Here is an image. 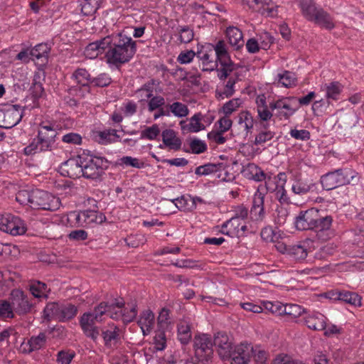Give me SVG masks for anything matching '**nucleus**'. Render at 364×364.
<instances>
[{
    "mask_svg": "<svg viewBox=\"0 0 364 364\" xmlns=\"http://www.w3.org/2000/svg\"><path fill=\"white\" fill-rule=\"evenodd\" d=\"M197 58L201 61L203 71H213L218 66V76L220 80L226 79L235 69V65L231 60L224 41H219L214 46L208 45L197 52Z\"/></svg>",
    "mask_w": 364,
    "mask_h": 364,
    "instance_id": "nucleus-1",
    "label": "nucleus"
},
{
    "mask_svg": "<svg viewBox=\"0 0 364 364\" xmlns=\"http://www.w3.org/2000/svg\"><path fill=\"white\" fill-rule=\"evenodd\" d=\"M109 49L106 53L107 62L115 65L129 62L134 55L136 42L122 33L109 36Z\"/></svg>",
    "mask_w": 364,
    "mask_h": 364,
    "instance_id": "nucleus-2",
    "label": "nucleus"
},
{
    "mask_svg": "<svg viewBox=\"0 0 364 364\" xmlns=\"http://www.w3.org/2000/svg\"><path fill=\"white\" fill-rule=\"evenodd\" d=\"M302 16L321 28L331 30L335 27L331 16L313 0H299Z\"/></svg>",
    "mask_w": 364,
    "mask_h": 364,
    "instance_id": "nucleus-3",
    "label": "nucleus"
},
{
    "mask_svg": "<svg viewBox=\"0 0 364 364\" xmlns=\"http://www.w3.org/2000/svg\"><path fill=\"white\" fill-rule=\"evenodd\" d=\"M23 109L18 105L0 104V127L11 129L23 117Z\"/></svg>",
    "mask_w": 364,
    "mask_h": 364,
    "instance_id": "nucleus-4",
    "label": "nucleus"
},
{
    "mask_svg": "<svg viewBox=\"0 0 364 364\" xmlns=\"http://www.w3.org/2000/svg\"><path fill=\"white\" fill-rule=\"evenodd\" d=\"M31 198L32 205H31V208L33 209L55 211L60 205V200L58 198L42 190L32 191Z\"/></svg>",
    "mask_w": 364,
    "mask_h": 364,
    "instance_id": "nucleus-5",
    "label": "nucleus"
},
{
    "mask_svg": "<svg viewBox=\"0 0 364 364\" xmlns=\"http://www.w3.org/2000/svg\"><path fill=\"white\" fill-rule=\"evenodd\" d=\"M57 135L54 124L50 122H42L39 125L38 140L39 141L41 151H50L55 144V138Z\"/></svg>",
    "mask_w": 364,
    "mask_h": 364,
    "instance_id": "nucleus-6",
    "label": "nucleus"
},
{
    "mask_svg": "<svg viewBox=\"0 0 364 364\" xmlns=\"http://www.w3.org/2000/svg\"><path fill=\"white\" fill-rule=\"evenodd\" d=\"M321 183L324 189L329 191L349 183L350 179L347 171L338 169L322 176Z\"/></svg>",
    "mask_w": 364,
    "mask_h": 364,
    "instance_id": "nucleus-7",
    "label": "nucleus"
},
{
    "mask_svg": "<svg viewBox=\"0 0 364 364\" xmlns=\"http://www.w3.org/2000/svg\"><path fill=\"white\" fill-rule=\"evenodd\" d=\"M107 161L100 157H92L82 161L83 176L87 178H97L106 168Z\"/></svg>",
    "mask_w": 364,
    "mask_h": 364,
    "instance_id": "nucleus-8",
    "label": "nucleus"
},
{
    "mask_svg": "<svg viewBox=\"0 0 364 364\" xmlns=\"http://www.w3.org/2000/svg\"><path fill=\"white\" fill-rule=\"evenodd\" d=\"M11 300L14 311L18 314H26L31 311L33 304L28 296L21 289H14L11 293Z\"/></svg>",
    "mask_w": 364,
    "mask_h": 364,
    "instance_id": "nucleus-9",
    "label": "nucleus"
},
{
    "mask_svg": "<svg viewBox=\"0 0 364 364\" xmlns=\"http://www.w3.org/2000/svg\"><path fill=\"white\" fill-rule=\"evenodd\" d=\"M254 353L252 346L247 343H241L235 346L231 350V364H247Z\"/></svg>",
    "mask_w": 364,
    "mask_h": 364,
    "instance_id": "nucleus-10",
    "label": "nucleus"
},
{
    "mask_svg": "<svg viewBox=\"0 0 364 364\" xmlns=\"http://www.w3.org/2000/svg\"><path fill=\"white\" fill-rule=\"evenodd\" d=\"M213 344L223 360L229 359L233 348V340L225 332H218L214 336Z\"/></svg>",
    "mask_w": 364,
    "mask_h": 364,
    "instance_id": "nucleus-11",
    "label": "nucleus"
},
{
    "mask_svg": "<svg viewBox=\"0 0 364 364\" xmlns=\"http://www.w3.org/2000/svg\"><path fill=\"white\" fill-rule=\"evenodd\" d=\"M70 218L74 219L78 225H87L92 223H102L105 217L102 214L98 215L95 210H84L81 212H72Z\"/></svg>",
    "mask_w": 364,
    "mask_h": 364,
    "instance_id": "nucleus-12",
    "label": "nucleus"
},
{
    "mask_svg": "<svg viewBox=\"0 0 364 364\" xmlns=\"http://www.w3.org/2000/svg\"><path fill=\"white\" fill-rule=\"evenodd\" d=\"M295 100V97L283 98L269 103V109L272 111L276 110L275 115L280 119H289L296 112L289 101Z\"/></svg>",
    "mask_w": 364,
    "mask_h": 364,
    "instance_id": "nucleus-13",
    "label": "nucleus"
},
{
    "mask_svg": "<svg viewBox=\"0 0 364 364\" xmlns=\"http://www.w3.org/2000/svg\"><path fill=\"white\" fill-rule=\"evenodd\" d=\"M97 322L90 313H84L80 318V325L83 333L94 341H97L100 335L99 328L96 326Z\"/></svg>",
    "mask_w": 364,
    "mask_h": 364,
    "instance_id": "nucleus-14",
    "label": "nucleus"
},
{
    "mask_svg": "<svg viewBox=\"0 0 364 364\" xmlns=\"http://www.w3.org/2000/svg\"><path fill=\"white\" fill-rule=\"evenodd\" d=\"M195 354L198 357H212L213 353V342L208 334H202L194 338Z\"/></svg>",
    "mask_w": 364,
    "mask_h": 364,
    "instance_id": "nucleus-15",
    "label": "nucleus"
},
{
    "mask_svg": "<svg viewBox=\"0 0 364 364\" xmlns=\"http://www.w3.org/2000/svg\"><path fill=\"white\" fill-rule=\"evenodd\" d=\"M60 168L62 173L70 178H76L83 176L82 161L81 158L79 160L70 159L64 162Z\"/></svg>",
    "mask_w": 364,
    "mask_h": 364,
    "instance_id": "nucleus-16",
    "label": "nucleus"
},
{
    "mask_svg": "<svg viewBox=\"0 0 364 364\" xmlns=\"http://www.w3.org/2000/svg\"><path fill=\"white\" fill-rule=\"evenodd\" d=\"M109 36H107L103 38L90 43L85 49V55L90 59L96 58L109 47Z\"/></svg>",
    "mask_w": 364,
    "mask_h": 364,
    "instance_id": "nucleus-17",
    "label": "nucleus"
},
{
    "mask_svg": "<svg viewBox=\"0 0 364 364\" xmlns=\"http://www.w3.org/2000/svg\"><path fill=\"white\" fill-rule=\"evenodd\" d=\"M264 196L262 193L257 191L253 197L252 206L250 210V218L256 222H262L264 217Z\"/></svg>",
    "mask_w": 364,
    "mask_h": 364,
    "instance_id": "nucleus-18",
    "label": "nucleus"
},
{
    "mask_svg": "<svg viewBox=\"0 0 364 364\" xmlns=\"http://www.w3.org/2000/svg\"><path fill=\"white\" fill-rule=\"evenodd\" d=\"M316 213V209L315 208L301 212L295 222L296 228L299 230H312L315 222Z\"/></svg>",
    "mask_w": 364,
    "mask_h": 364,
    "instance_id": "nucleus-19",
    "label": "nucleus"
},
{
    "mask_svg": "<svg viewBox=\"0 0 364 364\" xmlns=\"http://www.w3.org/2000/svg\"><path fill=\"white\" fill-rule=\"evenodd\" d=\"M305 323L309 328L314 331H323L326 328V317L321 313L314 312L305 318Z\"/></svg>",
    "mask_w": 364,
    "mask_h": 364,
    "instance_id": "nucleus-20",
    "label": "nucleus"
},
{
    "mask_svg": "<svg viewBox=\"0 0 364 364\" xmlns=\"http://www.w3.org/2000/svg\"><path fill=\"white\" fill-rule=\"evenodd\" d=\"M26 231V227L23 221L18 217L10 215L9 221L6 227L5 232L11 235H23Z\"/></svg>",
    "mask_w": 364,
    "mask_h": 364,
    "instance_id": "nucleus-21",
    "label": "nucleus"
},
{
    "mask_svg": "<svg viewBox=\"0 0 364 364\" xmlns=\"http://www.w3.org/2000/svg\"><path fill=\"white\" fill-rule=\"evenodd\" d=\"M137 323L143 334L144 336L148 335L151 331L154 325V314L149 309L145 310L140 314Z\"/></svg>",
    "mask_w": 364,
    "mask_h": 364,
    "instance_id": "nucleus-22",
    "label": "nucleus"
},
{
    "mask_svg": "<svg viewBox=\"0 0 364 364\" xmlns=\"http://www.w3.org/2000/svg\"><path fill=\"white\" fill-rule=\"evenodd\" d=\"M332 297L335 300L343 301L353 306H361V297L355 292L351 291H336L332 292Z\"/></svg>",
    "mask_w": 364,
    "mask_h": 364,
    "instance_id": "nucleus-23",
    "label": "nucleus"
},
{
    "mask_svg": "<svg viewBox=\"0 0 364 364\" xmlns=\"http://www.w3.org/2000/svg\"><path fill=\"white\" fill-rule=\"evenodd\" d=\"M226 36L230 45L235 49L238 50L244 45V40L242 31L236 27L230 26L226 30Z\"/></svg>",
    "mask_w": 364,
    "mask_h": 364,
    "instance_id": "nucleus-24",
    "label": "nucleus"
},
{
    "mask_svg": "<svg viewBox=\"0 0 364 364\" xmlns=\"http://www.w3.org/2000/svg\"><path fill=\"white\" fill-rule=\"evenodd\" d=\"M333 222L331 215H322L320 211L316 209L315 222L314 223L313 230L317 232H323L329 230Z\"/></svg>",
    "mask_w": 364,
    "mask_h": 364,
    "instance_id": "nucleus-25",
    "label": "nucleus"
},
{
    "mask_svg": "<svg viewBox=\"0 0 364 364\" xmlns=\"http://www.w3.org/2000/svg\"><path fill=\"white\" fill-rule=\"evenodd\" d=\"M102 336L106 347L116 348L120 340L119 328L117 326L102 331Z\"/></svg>",
    "mask_w": 364,
    "mask_h": 364,
    "instance_id": "nucleus-26",
    "label": "nucleus"
},
{
    "mask_svg": "<svg viewBox=\"0 0 364 364\" xmlns=\"http://www.w3.org/2000/svg\"><path fill=\"white\" fill-rule=\"evenodd\" d=\"M164 144L169 146L171 149L178 150L181 146V141L176 135V132L173 129H165L161 134Z\"/></svg>",
    "mask_w": 364,
    "mask_h": 364,
    "instance_id": "nucleus-27",
    "label": "nucleus"
},
{
    "mask_svg": "<svg viewBox=\"0 0 364 364\" xmlns=\"http://www.w3.org/2000/svg\"><path fill=\"white\" fill-rule=\"evenodd\" d=\"M154 80H151L136 90L135 95L140 102H148L154 95Z\"/></svg>",
    "mask_w": 364,
    "mask_h": 364,
    "instance_id": "nucleus-28",
    "label": "nucleus"
},
{
    "mask_svg": "<svg viewBox=\"0 0 364 364\" xmlns=\"http://www.w3.org/2000/svg\"><path fill=\"white\" fill-rule=\"evenodd\" d=\"M47 336L45 332H41L37 336H32L26 343L28 346V353L38 350L45 347L47 342Z\"/></svg>",
    "mask_w": 364,
    "mask_h": 364,
    "instance_id": "nucleus-29",
    "label": "nucleus"
},
{
    "mask_svg": "<svg viewBox=\"0 0 364 364\" xmlns=\"http://www.w3.org/2000/svg\"><path fill=\"white\" fill-rule=\"evenodd\" d=\"M308 255V249L305 243L289 245L288 256L299 261L304 259Z\"/></svg>",
    "mask_w": 364,
    "mask_h": 364,
    "instance_id": "nucleus-30",
    "label": "nucleus"
},
{
    "mask_svg": "<svg viewBox=\"0 0 364 364\" xmlns=\"http://www.w3.org/2000/svg\"><path fill=\"white\" fill-rule=\"evenodd\" d=\"M178 336L182 344H187L191 338V323L187 319H182L178 323Z\"/></svg>",
    "mask_w": 364,
    "mask_h": 364,
    "instance_id": "nucleus-31",
    "label": "nucleus"
},
{
    "mask_svg": "<svg viewBox=\"0 0 364 364\" xmlns=\"http://www.w3.org/2000/svg\"><path fill=\"white\" fill-rule=\"evenodd\" d=\"M77 312V307L72 304H61L58 320L65 322L73 318Z\"/></svg>",
    "mask_w": 364,
    "mask_h": 364,
    "instance_id": "nucleus-32",
    "label": "nucleus"
},
{
    "mask_svg": "<svg viewBox=\"0 0 364 364\" xmlns=\"http://www.w3.org/2000/svg\"><path fill=\"white\" fill-rule=\"evenodd\" d=\"M202 115L200 113L194 114L188 124L183 125V122H181V129L183 130H188L190 132H198L205 129L203 124L200 122Z\"/></svg>",
    "mask_w": 364,
    "mask_h": 364,
    "instance_id": "nucleus-33",
    "label": "nucleus"
},
{
    "mask_svg": "<svg viewBox=\"0 0 364 364\" xmlns=\"http://www.w3.org/2000/svg\"><path fill=\"white\" fill-rule=\"evenodd\" d=\"M168 107L169 113H172L175 117L181 118L186 117L189 113V109L186 105L180 102H175L172 104L166 105Z\"/></svg>",
    "mask_w": 364,
    "mask_h": 364,
    "instance_id": "nucleus-34",
    "label": "nucleus"
},
{
    "mask_svg": "<svg viewBox=\"0 0 364 364\" xmlns=\"http://www.w3.org/2000/svg\"><path fill=\"white\" fill-rule=\"evenodd\" d=\"M222 164H206L203 166H199L196 168L195 173L198 176H208L216 173L220 170Z\"/></svg>",
    "mask_w": 364,
    "mask_h": 364,
    "instance_id": "nucleus-35",
    "label": "nucleus"
},
{
    "mask_svg": "<svg viewBox=\"0 0 364 364\" xmlns=\"http://www.w3.org/2000/svg\"><path fill=\"white\" fill-rule=\"evenodd\" d=\"M60 304H61L57 302L48 304L43 311V318L48 321L53 318L58 320Z\"/></svg>",
    "mask_w": 364,
    "mask_h": 364,
    "instance_id": "nucleus-36",
    "label": "nucleus"
},
{
    "mask_svg": "<svg viewBox=\"0 0 364 364\" xmlns=\"http://www.w3.org/2000/svg\"><path fill=\"white\" fill-rule=\"evenodd\" d=\"M124 306V301L123 300L118 301L114 304L109 305L107 309L108 315L109 317L114 320H122V308Z\"/></svg>",
    "mask_w": 364,
    "mask_h": 364,
    "instance_id": "nucleus-37",
    "label": "nucleus"
},
{
    "mask_svg": "<svg viewBox=\"0 0 364 364\" xmlns=\"http://www.w3.org/2000/svg\"><path fill=\"white\" fill-rule=\"evenodd\" d=\"M97 136L99 137L97 141L101 144L112 143L115 141V138L119 137L117 134V130L113 129L99 132L97 133Z\"/></svg>",
    "mask_w": 364,
    "mask_h": 364,
    "instance_id": "nucleus-38",
    "label": "nucleus"
},
{
    "mask_svg": "<svg viewBox=\"0 0 364 364\" xmlns=\"http://www.w3.org/2000/svg\"><path fill=\"white\" fill-rule=\"evenodd\" d=\"M50 48L46 43H40L36 46L33 49L30 50L31 57L35 58L38 60L41 58L47 59Z\"/></svg>",
    "mask_w": 364,
    "mask_h": 364,
    "instance_id": "nucleus-39",
    "label": "nucleus"
},
{
    "mask_svg": "<svg viewBox=\"0 0 364 364\" xmlns=\"http://www.w3.org/2000/svg\"><path fill=\"white\" fill-rule=\"evenodd\" d=\"M238 122L246 131V134L253 128L254 119L248 112H242L239 114Z\"/></svg>",
    "mask_w": 364,
    "mask_h": 364,
    "instance_id": "nucleus-40",
    "label": "nucleus"
},
{
    "mask_svg": "<svg viewBox=\"0 0 364 364\" xmlns=\"http://www.w3.org/2000/svg\"><path fill=\"white\" fill-rule=\"evenodd\" d=\"M278 82L281 83L285 87H290L296 85V77L294 74L289 72L285 71L283 74H278Z\"/></svg>",
    "mask_w": 364,
    "mask_h": 364,
    "instance_id": "nucleus-41",
    "label": "nucleus"
},
{
    "mask_svg": "<svg viewBox=\"0 0 364 364\" xmlns=\"http://www.w3.org/2000/svg\"><path fill=\"white\" fill-rule=\"evenodd\" d=\"M236 82V78L235 77H230L227 83L225 84L223 90L221 92H217L216 95L218 97H220L222 99L225 97H231L234 92V85Z\"/></svg>",
    "mask_w": 364,
    "mask_h": 364,
    "instance_id": "nucleus-42",
    "label": "nucleus"
},
{
    "mask_svg": "<svg viewBox=\"0 0 364 364\" xmlns=\"http://www.w3.org/2000/svg\"><path fill=\"white\" fill-rule=\"evenodd\" d=\"M76 82L82 86H85L90 81V76L85 69L79 68L73 75Z\"/></svg>",
    "mask_w": 364,
    "mask_h": 364,
    "instance_id": "nucleus-43",
    "label": "nucleus"
},
{
    "mask_svg": "<svg viewBox=\"0 0 364 364\" xmlns=\"http://www.w3.org/2000/svg\"><path fill=\"white\" fill-rule=\"evenodd\" d=\"M97 9V1L96 0H84L81 5V12L84 16H91Z\"/></svg>",
    "mask_w": 364,
    "mask_h": 364,
    "instance_id": "nucleus-44",
    "label": "nucleus"
},
{
    "mask_svg": "<svg viewBox=\"0 0 364 364\" xmlns=\"http://www.w3.org/2000/svg\"><path fill=\"white\" fill-rule=\"evenodd\" d=\"M165 99L161 95H152L148 101V110L152 112L165 105Z\"/></svg>",
    "mask_w": 364,
    "mask_h": 364,
    "instance_id": "nucleus-45",
    "label": "nucleus"
},
{
    "mask_svg": "<svg viewBox=\"0 0 364 364\" xmlns=\"http://www.w3.org/2000/svg\"><path fill=\"white\" fill-rule=\"evenodd\" d=\"M284 308L285 313H284V315H288L293 318H298L302 314L306 313L305 309L297 304H286L284 305Z\"/></svg>",
    "mask_w": 364,
    "mask_h": 364,
    "instance_id": "nucleus-46",
    "label": "nucleus"
},
{
    "mask_svg": "<svg viewBox=\"0 0 364 364\" xmlns=\"http://www.w3.org/2000/svg\"><path fill=\"white\" fill-rule=\"evenodd\" d=\"M341 92V86L338 82H331L326 86V97L328 99L337 100Z\"/></svg>",
    "mask_w": 364,
    "mask_h": 364,
    "instance_id": "nucleus-47",
    "label": "nucleus"
},
{
    "mask_svg": "<svg viewBox=\"0 0 364 364\" xmlns=\"http://www.w3.org/2000/svg\"><path fill=\"white\" fill-rule=\"evenodd\" d=\"M311 188V184L299 179L294 183L291 186V190L296 194L302 195L308 193Z\"/></svg>",
    "mask_w": 364,
    "mask_h": 364,
    "instance_id": "nucleus-48",
    "label": "nucleus"
},
{
    "mask_svg": "<svg viewBox=\"0 0 364 364\" xmlns=\"http://www.w3.org/2000/svg\"><path fill=\"white\" fill-rule=\"evenodd\" d=\"M137 315L136 306L135 305H132L129 307H123L122 308V321L124 323H129L132 321Z\"/></svg>",
    "mask_w": 364,
    "mask_h": 364,
    "instance_id": "nucleus-49",
    "label": "nucleus"
},
{
    "mask_svg": "<svg viewBox=\"0 0 364 364\" xmlns=\"http://www.w3.org/2000/svg\"><path fill=\"white\" fill-rule=\"evenodd\" d=\"M14 308L12 304L4 300L0 303V317L2 318H14Z\"/></svg>",
    "mask_w": 364,
    "mask_h": 364,
    "instance_id": "nucleus-50",
    "label": "nucleus"
},
{
    "mask_svg": "<svg viewBox=\"0 0 364 364\" xmlns=\"http://www.w3.org/2000/svg\"><path fill=\"white\" fill-rule=\"evenodd\" d=\"M242 104L240 98H234L226 102L222 107V110L225 115H230L235 112Z\"/></svg>",
    "mask_w": 364,
    "mask_h": 364,
    "instance_id": "nucleus-51",
    "label": "nucleus"
},
{
    "mask_svg": "<svg viewBox=\"0 0 364 364\" xmlns=\"http://www.w3.org/2000/svg\"><path fill=\"white\" fill-rule=\"evenodd\" d=\"M160 133V129L157 124L146 128L141 132V139H147L149 140L155 139Z\"/></svg>",
    "mask_w": 364,
    "mask_h": 364,
    "instance_id": "nucleus-52",
    "label": "nucleus"
},
{
    "mask_svg": "<svg viewBox=\"0 0 364 364\" xmlns=\"http://www.w3.org/2000/svg\"><path fill=\"white\" fill-rule=\"evenodd\" d=\"M109 305H107L105 302H101L97 306H96L93 311V312H90L91 315L93 316V318L98 321L101 322L102 321V317L104 314H107V309Z\"/></svg>",
    "mask_w": 364,
    "mask_h": 364,
    "instance_id": "nucleus-53",
    "label": "nucleus"
},
{
    "mask_svg": "<svg viewBox=\"0 0 364 364\" xmlns=\"http://www.w3.org/2000/svg\"><path fill=\"white\" fill-rule=\"evenodd\" d=\"M32 191L21 190L16 195V200L22 205H32Z\"/></svg>",
    "mask_w": 364,
    "mask_h": 364,
    "instance_id": "nucleus-54",
    "label": "nucleus"
},
{
    "mask_svg": "<svg viewBox=\"0 0 364 364\" xmlns=\"http://www.w3.org/2000/svg\"><path fill=\"white\" fill-rule=\"evenodd\" d=\"M128 247L136 248L145 242L144 236L141 235H131L124 239Z\"/></svg>",
    "mask_w": 364,
    "mask_h": 364,
    "instance_id": "nucleus-55",
    "label": "nucleus"
},
{
    "mask_svg": "<svg viewBox=\"0 0 364 364\" xmlns=\"http://www.w3.org/2000/svg\"><path fill=\"white\" fill-rule=\"evenodd\" d=\"M273 364H304L301 361L296 360L291 356L281 353L277 355L273 360Z\"/></svg>",
    "mask_w": 364,
    "mask_h": 364,
    "instance_id": "nucleus-56",
    "label": "nucleus"
},
{
    "mask_svg": "<svg viewBox=\"0 0 364 364\" xmlns=\"http://www.w3.org/2000/svg\"><path fill=\"white\" fill-rule=\"evenodd\" d=\"M190 148L192 153L199 154L206 151L207 146L203 141L198 139H193L190 142Z\"/></svg>",
    "mask_w": 364,
    "mask_h": 364,
    "instance_id": "nucleus-57",
    "label": "nucleus"
},
{
    "mask_svg": "<svg viewBox=\"0 0 364 364\" xmlns=\"http://www.w3.org/2000/svg\"><path fill=\"white\" fill-rule=\"evenodd\" d=\"M195 56L197 57V53H195L193 50H184L178 55L177 60L181 64H186L191 63Z\"/></svg>",
    "mask_w": 364,
    "mask_h": 364,
    "instance_id": "nucleus-58",
    "label": "nucleus"
},
{
    "mask_svg": "<svg viewBox=\"0 0 364 364\" xmlns=\"http://www.w3.org/2000/svg\"><path fill=\"white\" fill-rule=\"evenodd\" d=\"M46 289V284L39 282L37 284L31 285L30 287L31 293L36 298L41 297L45 294Z\"/></svg>",
    "mask_w": 364,
    "mask_h": 364,
    "instance_id": "nucleus-59",
    "label": "nucleus"
},
{
    "mask_svg": "<svg viewBox=\"0 0 364 364\" xmlns=\"http://www.w3.org/2000/svg\"><path fill=\"white\" fill-rule=\"evenodd\" d=\"M274 136V133L271 131H264L259 132L255 137V144L256 145L262 144L271 140Z\"/></svg>",
    "mask_w": 364,
    "mask_h": 364,
    "instance_id": "nucleus-60",
    "label": "nucleus"
},
{
    "mask_svg": "<svg viewBox=\"0 0 364 364\" xmlns=\"http://www.w3.org/2000/svg\"><path fill=\"white\" fill-rule=\"evenodd\" d=\"M74 356V353L61 350L58 353L57 362L58 364H70Z\"/></svg>",
    "mask_w": 364,
    "mask_h": 364,
    "instance_id": "nucleus-61",
    "label": "nucleus"
},
{
    "mask_svg": "<svg viewBox=\"0 0 364 364\" xmlns=\"http://www.w3.org/2000/svg\"><path fill=\"white\" fill-rule=\"evenodd\" d=\"M290 135L295 139L306 141L310 139V132L306 129H291Z\"/></svg>",
    "mask_w": 364,
    "mask_h": 364,
    "instance_id": "nucleus-62",
    "label": "nucleus"
},
{
    "mask_svg": "<svg viewBox=\"0 0 364 364\" xmlns=\"http://www.w3.org/2000/svg\"><path fill=\"white\" fill-rule=\"evenodd\" d=\"M63 141L67 144H80L82 143V137L76 133H68L63 136Z\"/></svg>",
    "mask_w": 364,
    "mask_h": 364,
    "instance_id": "nucleus-63",
    "label": "nucleus"
},
{
    "mask_svg": "<svg viewBox=\"0 0 364 364\" xmlns=\"http://www.w3.org/2000/svg\"><path fill=\"white\" fill-rule=\"evenodd\" d=\"M91 82L95 86L105 87L110 84L111 79L107 74L103 73L100 75L98 77L93 78V80H91Z\"/></svg>",
    "mask_w": 364,
    "mask_h": 364,
    "instance_id": "nucleus-64",
    "label": "nucleus"
}]
</instances>
